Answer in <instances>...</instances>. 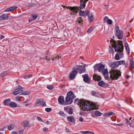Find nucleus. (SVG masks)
I'll return each mask as SVG.
<instances>
[{
    "label": "nucleus",
    "mask_w": 134,
    "mask_h": 134,
    "mask_svg": "<svg viewBox=\"0 0 134 134\" xmlns=\"http://www.w3.org/2000/svg\"><path fill=\"white\" fill-rule=\"evenodd\" d=\"M80 108L83 109V111L91 110L94 109L97 110L98 107L96 103L90 102H86L83 100H81Z\"/></svg>",
    "instance_id": "f257e3e1"
},
{
    "label": "nucleus",
    "mask_w": 134,
    "mask_h": 134,
    "mask_svg": "<svg viewBox=\"0 0 134 134\" xmlns=\"http://www.w3.org/2000/svg\"><path fill=\"white\" fill-rule=\"evenodd\" d=\"M111 40L110 41V42L111 43L112 42L113 44L112 46L114 48L115 51L119 53L120 55H122L123 54L124 47L122 44L123 42L122 41L118 40L116 42L115 40H113L111 38Z\"/></svg>",
    "instance_id": "f03ea898"
},
{
    "label": "nucleus",
    "mask_w": 134,
    "mask_h": 134,
    "mask_svg": "<svg viewBox=\"0 0 134 134\" xmlns=\"http://www.w3.org/2000/svg\"><path fill=\"white\" fill-rule=\"evenodd\" d=\"M110 74V78L113 80H117L121 75L120 71L116 69L111 70Z\"/></svg>",
    "instance_id": "7ed1b4c3"
},
{
    "label": "nucleus",
    "mask_w": 134,
    "mask_h": 134,
    "mask_svg": "<svg viewBox=\"0 0 134 134\" xmlns=\"http://www.w3.org/2000/svg\"><path fill=\"white\" fill-rule=\"evenodd\" d=\"M115 30L116 31L115 35L120 40H122L124 37V33L122 31H120L118 26H116L115 27Z\"/></svg>",
    "instance_id": "20e7f679"
},
{
    "label": "nucleus",
    "mask_w": 134,
    "mask_h": 134,
    "mask_svg": "<svg viewBox=\"0 0 134 134\" xmlns=\"http://www.w3.org/2000/svg\"><path fill=\"white\" fill-rule=\"evenodd\" d=\"M105 68V66L100 64H98L95 65L93 67L94 69V71H98L99 72H102V70Z\"/></svg>",
    "instance_id": "39448f33"
},
{
    "label": "nucleus",
    "mask_w": 134,
    "mask_h": 134,
    "mask_svg": "<svg viewBox=\"0 0 134 134\" xmlns=\"http://www.w3.org/2000/svg\"><path fill=\"white\" fill-rule=\"evenodd\" d=\"M76 68L77 70H78V72L80 74L83 73L85 70V67L82 65H80L76 66Z\"/></svg>",
    "instance_id": "423d86ee"
},
{
    "label": "nucleus",
    "mask_w": 134,
    "mask_h": 134,
    "mask_svg": "<svg viewBox=\"0 0 134 134\" xmlns=\"http://www.w3.org/2000/svg\"><path fill=\"white\" fill-rule=\"evenodd\" d=\"M73 70L72 71L69 75L70 78L72 79L74 78L78 72L77 69L75 67L73 68Z\"/></svg>",
    "instance_id": "0eeeda50"
},
{
    "label": "nucleus",
    "mask_w": 134,
    "mask_h": 134,
    "mask_svg": "<svg viewBox=\"0 0 134 134\" xmlns=\"http://www.w3.org/2000/svg\"><path fill=\"white\" fill-rule=\"evenodd\" d=\"M62 7H63V8H66L68 9H70L71 11H74L73 12L74 13H77L78 12V10H79V8L77 7H68L67 6H63V5H62Z\"/></svg>",
    "instance_id": "6e6552de"
},
{
    "label": "nucleus",
    "mask_w": 134,
    "mask_h": 134,
    "mask_svg": "<svg viewBox=\"0 0 134 134\" xmlns=\"http://www.w3.org/2000/svg\"><path fill=\"white\" fill-rule=\"evenodd\" d=\"M36 104L39 105L42 107H44L46 106V103L42 99H37L36 101Z\"/></svg>",
    "instance_id": "1a4fd4ad"
},
{
    "label": "nucleus",
    "mask_w": 134,
    "mask_h": 134,
    "mask_svg": "<svg viewBox=\"0 0 134 134\" xmlns=\"http://www.w3.org/2000/svg\"><path fill=\"white\" fill-rule=\"evenodd\" d=\"M82 77H83V80L84 81L85 83H90L91 82V81L89 79L88 75L87 74H85L82 75Z\"/></svg>",
    "instance_id": "9d476101"
},
{
    "label": "nucleus",
    "mask_w": 134,
    "mask_h": 134,
    "mask_svg": "<svg viewBox=\"0 0 134 134\" xmlns=\"http://www.w3.org/2000/svg\"><path fill=\"white\" fill-rule=\"evenodd\" d=\"M64 97L63 96H60L58 98V102L59 104H62L64 103Z\"/></svg>",
    "instance_id": "9b49d317"
},
{
    "label": "nucleus",
    "mask_w": 134,
    "mask_h": 134,
    "mask_svg": "<svg viewBox=\"0 0 134 134\" xmlns=\"http://www.w3.org/2000/svg\"><path fill=\"white\" fill-rule=\"evenodd\" d=\"M22 126L25 127H29L31 126V125L27 121H24L22 123Z\"/></svg>",
    "instance_id": "f8f14e48"
},
{
    "label": "nucleus",
    "mask_w": 134,
    "mask_h": 134,
    "mask_svg": "<svg viewBox=\"0 0 134 134\" xmlns=\"http://www.w3.org/2000/svg\"><path fill=\"white\" fill-rule=\"evenodd\" d=\"M134 61L133 58L131 59L130 60V66L129 68L131 71H132V69L134 67Z\"/></svg>",
    "instance_id": "ddd939ff"
},
{
    "label": "nucleus",
    "mask_w": 134,
    "mask_h": 134,
    "mask_svg": "<svg viewBox=\"0 0 134 134\" xmlns=\"http://www.w3.org/2000/svg\"><path fill=\"white\" fill-rule=\"evenodd\" d=\"M93 78L95 81H99L101 79V77L97 74H94V75L93 76Z\"/></svg>",
    "instance_id": "4468645a"
},
{
    "label": "nucleus",
    "mask_w": 134,
    "mask_h": 134,
    "mask_svg": "<svg viewBox=\"0 0 134 134\" xmlns=\"http://www.w3.org/2000/svg\"><path fill=\"white\" fill-rule=\"evenodd\" d=\"M86 2L83 0H80V9H83L85 6Z\"/></svg>",
    "instance_id": "2eb2a0df"
},
{
    "label": "nucleus",
    "mask_w": 134,
    "mask_h": 134,
    "mask_svg": "<svg viewBox=\"0 0 134 134\" xmlns=\"http://www.w3.org/2000/svg\"><path fill=\"white\" fill-rule=\"evenodd\" d=\"M118 61L114 62L111 65V66L113 68H115L119 66Z\"/></svg>",
    "instance_id": "dca6fc26"
},
{
    "label": "nucleus",
    "mask_w": 134,
    "mask_h": 134,
    "mask_svg": "<svg viewBox=\"0 0 134 134\" xmlns=\"http://www.w3.org/2000/svg\"><path fill=\"white\" fill-rule=\"evenodd\" d=\"M98 84L99 86L101 87H104L106 86L105 83L103 81L99 82Z\"/></svg>",
    "instance_id": "f3484780"
},
{
    "label": "nucleus",
    "mask_w": 134,
    "mask_h": 134,
    "mask_svg": "<svg viewBox=\"0 0 134 134\" xmlns=\"http://www.w3.org/2000/svg\"><path fill=\"white\" fill-rule=\"evenodd\" d=\"M17 8V7L16 6H13L12 7L9 8L4 10L5 12H9Z\"/></svg>",
    "instance_id": "a211bd4d"
},
{
    "label": "nucleus",
    "mask_w": 134,
    "mask_h": 134,
    "mask_svg": "<svg viewBox=\"0 0 134 134\" xmlns=\"http://www.w3.org/2000/svg\"><path fill=\"white\" fill-rule=\"evenodd\" d=\"M114 114V113L112 112H110L107 113H105L104 114L103 116H105L107 117H110L111 115H113Z\"/></svg>",
    "instance_id": "6ab92c4d"
},
{
    "label": "nucleus",
    "mask_w": 134,
    "mask_h": 134,
    "mask_svg": "<svg viewBox=\"0 0 134 134\" xmlns=\"http://www.w3.org/2000/svg\"><path fill=\"white\" fill-rule=\"evenodd\" d=\"M8 18V16L7 14L2 15L0 17V20H2Z\"/></svg>",
    "instance_id": "aec40b11"
},
{
    "label": "nucleus",
    "mask_w": 134,
    "mask_h": 134,
    "mask_svg": "<svg viewBox=\"0 0 134 134\" xmlns=\"http://www.w3.org/2000/svg\"><path fill=\"white\" fill-rule=\"evenodd\" d=\"M10 99H8L4 100L3 102L4 105H9V104L10 103Z\"/></svg>",
    "instance_id": "412c9836"
},
{
    "label": "nucleus",
    "mask_w": 134,
    "mask_h": 134,
    "mask_svg": "<svg viewBox=\"0 0 134 134\" xmlns=\"http://www.w3.org/2000/svg\"><path fill=\"white\" fill-rule=\"evenodd\" d=\"M83 99H82L80 100L78 98H77L74 100V103L75 104H77L78 105H80V107L81 106V103H80V101L81 100H83Z\"/></svg>",
    "instance_id": "4be33fe9"
},
{
    "label": "nucleus",
    "mask_w": 134,
    "mask_h": 134,
    "mask_svg": "<svg viewBox=\"0 0 134 134\" xmlns=\"http://www.w3.org/2000/svg\"><path fill=\"white\" fill-rule=\"evenodd\" d=\"M9 106L13 108H16L17 107V105L15 102H11L9 103Z\"/></svg>",
    "instance_id": "5701e85b"
},
{
    "label": "nucleus",
    "mask_w": 134,
    "mask_h": 134,
    "mask_svg": "<svg viewBox=\"0 0 134 134\" xmlns=\"http://www.w3.org/2000/svg\"><path fill=\"white\" fill-rule=\"evenodd\" d=\"M23 91V90L22 89H20L18 91H15L13 92V94L16 95L17 94L22 92Z\"/></svg>",
    "instance_id": "b1692460"
},
{
    "label": "nucleus",
    "mask_w": 134,
    "mask_h": 134,
    "mask_svg": "<svg viewBox=\"0 0 134 134\" xmlns=\"http://www.w3.org/2000/svg\"><path fill=\"white\" fill-rule=\"evenodd\" d=\"M125 46L126 48L127 52L129 55L130 54V48L128 46V44L127 43H125Z\"/></svg>",
    "instance_id": "393cba45"
},
{
    "label": "nucleus",
    "mask_w": 134,
    "mask_h": 134,
    "mask_svg": "<svg viewBox=\"0 0 134 134\" xmlns=\"http://www.w3.org/2000/svg\"><path fill=\"white\" fill-rule=\"evenodd\" d=\"M88 17L89 20L90 22H92L94 19L93 15L92 14H91L89 15L88 16Z\"/></svg>",
    "instance_id": "a878e982"
},
{
    "label": "nucleus",
    "mask_w": 134,
    "mask_h": 134,
    "mask_svg": "<svg viewBox=\"0 0 134 134\" xmlns=\"http://www.w3.org/2000/svg\"><path fill=\"white\" fill-rule=\"evenodd\" d=\"M118 64L119 65V66L120 65H121L124 64L125 65L126 67V65L125 63V61L124 60H121L120 61H118Z\"/></svg>",
    "instance_id": "bb28decb"
},
{
    "label": "nucleus",
    "mask_w": 134,
    "mask_h": 134,
    "mask_svg": "<svg viewBox=\"0 0 134 134\" xmlns=\"http://www.w3.org/2000/svg\"><path fill=\"white\" fill-rule=\"evenodd\" d=\"M36 4H33L31 3H29L27 4L26 5L29 7H33L36 5Z\"/></svg>",
    "instance_id": "cd10ccee"
},
{
    "label": "nucleus",
    "mask_w": 134,
    "mask_h": 134,
    "mask_svg": "<svg viewBox=\"0 0 134 134\" xmlns=\"http://www.w3.org/2000/svg\"><path fill=\"white\" fill-rule=\"evenodd\" d=\"M67 119L70 122H72L73 120H74V119H72L71 116H69L67 117Z\"/></svg>",
    "instance_id": "c85d7f7f"
},
{
    "label": "nucleus",
    "mask_w": 134,
    "mask_h": 134,
    "mask_svg": "<svg viewBox=\"0 0 134 134\" xmlns=\"http://www.w3.org/2000/svg\"><path fill=\"white\" fill-rule=\"evenodd\" d=\"M109 52L113 54H114V51L113 49L110 46H109Z\"/></svg>",
    "instance_id": "c756f323"
},
{
    "label": "nucleus",
    "mask_w": 134,
    "mask_h": 134,
    "mask_svg": "<svg viewBox=\"0 0 134 134\" xmlns=\"http://www.w3.org/2000/svg\"><path fill=\"white\" fill-rule=\"evenodd\" d=\"M14 125L13 124H11L8 127V129L9 130H11L14 128Z\"/></svg>",
    "instance_id": "7c9ffc66"
},
{
    "label": "nucleus",
    "mask_w": 134,
    "mask_h": 134,
    "mask_svg": "<svg viewBox=\"0 0 134 134\" xmlns=\"http://www.w3.org/2000/svg\"><path fill=\"white\" fill-rule=\"evenodd\" d=\"M79 14L81 16H83L85 15V13L84 11H82L80 10Z\"/></svg>",
    "instance_id": "2f4dec72"
},
{
    "label": "nucleus",
    "mask_w": 134,
    "mask_h": 134,
    "mask_svg": "<svg viewBox=\"0 0 134 134\" xmlns=\"http://www.w3.org/2000/svg\"><path fill=\"white\" fill-rule=\"evenodd\" d=\"M102 74L103 75H105L108 73V70L106 69H103L102 70Z\"/></svg>",
    "instance_id": "473e14b6"
},
{
    "label": "nucleus",
    "mask_w": 134,
    "mask_h": 134,
    "mask_svg": "<svg viewBox=\"0 0 134 134\" xmlns=\"http://www.w3.org/2000/svg\"><path fill=\"white\" fill-rule=\"evenodd\" d=\"M73 93L72 91H70L68 92L67 94V96H68L70 97L71 96L72 94H73Z\"/></svg>",
    "instance_id": "72a5a7b5"
},
{
    "label": "nucleus",
    "mask_w": 134,
    "mask_h": 134,
    "mask_svg": "<svg viewBox=\"0 0 134 134\" xmlns=\"http://www.w3.org/2000/svg\"><path fill=\"white\" fill-rule=\"evenodd\" d=\"M80 133H81L82 134H86L87 133H92L93 134H94V133H93L92 132L88 131H80Z\"/></svg>",
    "instance_id": "f704fd0d"
},
{
    "label": "nucleus",
    "mask_w": 134,
    "mask_h": 134,
    "mask_svg": "<svg viewBox=\"0 0 134 134\" xmlns=\"http://www.w3.org/2000/svg\"><path fill=\"white\" fill-rule=\"evenodd\" d=\"M91 94L92 95L94 96H97L98 94L94 91H92L91 92Z\"/></svg>",
    "instance_id": "c9c22d12"
},
{
    "label": "nucleus",
    "mask_w": 134,
    "mask_h": 134,
    "mask_svg": "<svg viewBox=\"0 0 134 134\" xmlns=\"http://www.w3.org/2000/svg\"><path fill=\"white\" fill-rule=\"evenodd\" d=\"M93 30V27H92L90 28L88 30L87 32L88 34H90L92 32Z\"/></svg>",
    "instance_id": "e433bc0d"
},
{
    "label": "nucleus",
    "mask_w": 134,
    "mask_h": 134,
    "mask_svg": "<svg viewBox=\"0 0 134 134\" xmlns=\"http://www.w3.org/2000/svg\"><path fill=\"white\" fill-rule=\"evenodd\" d=\"M95 114L97 116H100L102 113L99 111H96L95 112Z\"/></svg>",
    "instance_id": "4c0bfd02"
},
{
    "label": "nucleus",
    "mask_w": 134,
    "mask_h": 134,
    "mask_svg": "<svg viewBox=\"0 0 134 134\" xmlns=\"http://www.w3.org/2000/svg\"><path fill=\"white\" fill-rule=\"evenodd\" d=\"M61 57V56H60L59 55H57V56H55L53 57V59H52V60H53L54 59H59V58H60Z\"/></svg>",
    "instance_id": "58836bf2"
},
{
    "label": "nucleus",
    "mask_w": 134,
    "mask_h": 134,
    "mask_svg": "<svg viewBox=\"0 0 134 134\" xmlns=\"http://www.w3.org/2000/svg\"><path fill=\"white\" fill-rule=\"evenodd\" d=\"M71 99V98L70 97L67 96L65 99V101L67 102H69Z\"/></svg>",
    "instance_id": "ea45409f"
},
{
    "label": "nucleus",
    "mask_w": 134,
    "mask_h": 134,
    "mask_svg": "<svg viewBox=\"0 0 134 134\" xmlns=\"http://www.w3.org/2000/svg\"><path fill=\"white\" fill-rule=\"evenodd\" d=\"M23 87L20 85H19L18 86H16L15 88V90H19V89H22Z\"/></svg>",
    "instance_id": "a19ab883"
},
{
    "label": "nucleus",
    "mask_w": 134,
    "mask_h": 134,
    "mask_svg": "<svg viewBox=\"0 0 134 134\" xmlns=\"http://www.w3.org/2000/svg\"><path fill=\"white\" fill-rule=\"evenodd\" d=\"M52 108H46L45 109V111L47 112H49L52 110Z\"/></svg>",
    "instance_id": "79ce46f5"
},
{
    "label": "nucleus",
    "mask_w": 134,
    "mask_h": 134,
    "mask_svg": "<svg viewBox=\"0 0 134 134\" xmlns=\"http://www.w3.org/2000/svg\"><path fill=\"white\" fill-rule=\"evenodd\" d=\"M77 22H78L79 24H82V22H83V20L81 19V18H79L78 19V20H77Z\"/></svg>",
    "instance_id": "37998d69"
},
{
    "label": "nucleus",
    "mask_w": 134,
    "mask_h": 134,
    "mask_svg": "<svg viewBox=\"0 0 134 134\" xmlns=\"http://www.w3.org/2000/svg\"><path fill=\"white\" fill-rule=\"evenodd\" d=\"M75 96L74 95V93L73 94H72V96H71V103H72V102H73V100H72L73 99H74L75 98Z\"/></svg>",
    "instance_id": "c03bdc74"
},
{
    "label": "nucleus",
    "mask_w": 134,
    "mask_h": 134,
    "mask_svg": "<svg viewBox=\"0 0 134 134\" xmlns=\"http://www.w3.org/2000/svg\"><path fill=\"white\" fill-rule=\"evenodd\" d=\"M112 20L110 19H109L108 20H107V23L109 25L111 24H112Z\"/></svg>",
    "instance_id": "a18cd8bd"
},
{
    "label": "nucleus",
    "mask_w": 134,
    "mask_h": 134,
    "mask_svg": "<svg viewBox=\"0 0 134 134\" xmlns=\"http://www.w3.org/2000/svg\"><path fill=\"white\" fill-rule=\"evenodd\" d=\"M29 94V92H26V91H25L23 93H22L21 94V95H27Z\"/></svg>",
    "instance_id": "49530a36"
},
{
    "label": "nucleus",
    "mask_w": 134,
    "mask_h": 134,
    "mask_svg": "<svg viewBox=\"0 0 134 134\" xmlns=\"http://www.w3.org/2000/svg\"><path fill=\"white\" fill-rule=\"evenodd\" d=\"M119 55L118 53L116 54L115 58L116 60H118L119 59Z\"/></svg>",
    "instance_id": "de8ad7c7"
},
{
    "label": "nucleus",
    "mask_w": 134,
    "mask_h": 134,
    "mask_svg": "<svg viewBox=\"0 0 134 134\" xmlns=\"http://www.w3.org/2000/svg\"><path fill=\"white\" fill-rule=\"evenodd\" d=\"M47 88L49 90H52L53 89V87L52 85H49L47 86Z\"/></svg>",
    "instance_id": "09e8293b"
},
{
    "label": "nucleus",
    "mask_w": 134,
    "mask_h": 134,
    "mask_svg": "<svg viewBox=\"0 0 134 134\" xmlns=\"http://www.w3.org/2000/svg\"><path fill=\"white\" fill-rule=\"evenodd\" d=\"M32 17L34 19V20H36L38 17V15H32Z\"/></svg>",
    "instance_id": "8fccbe9b"
},
{
    "label": "nucleus",
    "mask_w": 134,
    "mask_h": 134,
    "mask_svg": "<svg viewBox=\"0 0 134 134\" xmlns=\"http://www.w3.org/2000/svg\"><path fill=\"white\" fill-rule=\"evenodd\" d=\"M43 131L44 132H47L48 131V129L47 128H44L43 130Z\"/></svg>",
    "instance_id": "3c124183"
},
{
    "label": "nucleus",
    "mask_w": 134,
    "mask_h": 134,
    "mask_svg": "<svg viewBox=\"0 0 134 134\" xmlns=\"http://www.w3.org/2000/svg\"><path fill=\"white\" fill-rule=\"evenodd\" d=\"M59 114L62 116H64L65 115V114H64V112L62 111H60Z\"/></svg>",
    "instance_id": "603ef678"
},
{
    "label": "nucleus",
    "mask_w": 134,
    "mask_h": 134,
    "mask_svg": "<svg viewBox=\"0 0 134 134\" xmlns=\"http://www.w3.org/2000/svg\"><path fill=\"white\" fill-rule=\"evenodd\" d=\"M73 113V110L71 108H70L69 110V113L70 114H71Z\"/></svg>",
    "instance_id": "864d4df0"
},
{
    "label": "nucleus",
    "mask_w": 134,
    "mask_h": 134,
    "mask_svg": "<svg viewBox=\"0 0 134 134\" xmlns=\"http://www.w3.org/2000/svg\"><path fill=\"white\" fill-rule=\"evenodd\" d=\"M85 15H89V14L90 13V12L88 10H86L85 11Z\"/></svg>",
    "instance_id": "5fc2aeb1"
},
{
    "label": "nucleus",
    "mask_w": 134,
    "mask_h": 134,
    "mask_svg": "<svg viewBox=\"0 0 134 134\" xmlns=\"http://www.w3.org/2000/svg\"><path fill=\"white\" fill-rule=\"evenodd\" d=\"M37 120L40 121H42L43 120L41 118H40V117H38V116H37Z\"/></svg>",
    "instance_id": "6e6d98bb"
},
{
    "label": "nucleus",
    "mask_w": 134,
    "mask_h": 134,
    "mask_svg": "<svg viewBox=\"0 0 134 134\" xmlns=\"http://www.w3.org/2000/svg\"><path fill=\"white\" fill-rule=\"evenodd\" d=\"M6 72H5L3 74H2L1 76V77L4 76H5V74L6 73Z\"/></svg>",
    "instance_id": "4d7b16f0"
},
{
    "label": "nucleus",
    "mask_w": 134,
    "mask_h": 134,
    "mask_svg": "<svg viewBox=\"0 0 134 134\" xmlns=\"http://www.w3.org/2000/svg\"><path fill=\"white\" fill-rule=\"evenodd\" d=\"M16 99L17 101H20V98L19 97H16Z\"/></svg>",
    "instance_id": "13d9d810"
},
{
    "label": "nucleus",
    "mask_w": 134,
    "mask_h": 134,
    "mask_svg": "<svg viewBox=\"0 0 134 134\" xmlns=\"http://www.w3.org/2000/svg\"><path fill=\"white\" fill-rule=\"evenodd\" d=\"M126 120H127L126 122V124L128 125H130L131 123L128 120H127V119H126Z\"/></svg>",
    "instance_id": "bf43d9fd"
},
{
    "label": "nucleus",
    "mask_w": 134,
    "mask_h": 134,
    "mask_svg": "<svg viewBox=\"0 0 134 134\" xmlns=\"http://www.w3.org/2000/svg\"><path fill=\"white\" fill-rule=\"evenodd\" d=\"M23 130H20L19 132V134H23Z\"/></svg>",
    "instance_id": "052dcab7"
},
{
    "label": "nucleus",
    "mask_w": 134,
    "mask_h": 134,
    "mask_svg": "<svg viewBox=\"0 0 134 134\" xmlns=\"http://www.w3.org/2000/svg\"><path fill=\"white\" fill-rule=\"evenodd\" d=\"M4 37V36L2 35H1L0 36V39L1 40H2Z\"/></svg>",
    "instance_id": "680f3d73"
},
{
    "label": "nucleus",
    "mask_w": 134,
    "mask_h": 134,
    "mask_svg": "<svg viewBox=\"0 0 134 134\" xmlns=\"http://www.w3.org/2000/svg\"><path fill=\"white\" fill-rule=\"evenodd\" d=\"M113 124H114L115 125H118V126H119L122 125V124H115V123H114Z\"/></svg>",
    "instance_id": "e2e57ef3"
},
{
    "label": "nucleus",
    "mask_w": 134,
    "mask_h": 134,
    "mask_svg": "<svg viewBox=\"0 0 134 134\" xmlns=\"http://www.w3.org/2000/svg\"><path fill=\"white\" fill-rule=\"evenodd\" d=\"M83 119L82 117H81L79 119V121L81 122H82L83 121Z\"/></svg>",
    "instance_id": "0e129e2a"
},
{
    "label": "nucleus",
    "mask_w": 134,
    "mask_h": 134,
    "mask_svg": "<svg viewBox=\"0 0 134 134\" xmlns=\"http://www.w3.org/2000/svg\"><path fill=\"white\" fill-rule=\"evenodd\" d=\"M11 134H18V133L16 132L15 131H13L12 132Z\"/></svg>",
    "instance_id": "69168bd1"
},
{
    "label": "nucleus",
    "mask_w": 134,
    "mask_h": 134,
    "mask_svg": "<svg viewBox=\"0 0 134 134\" xmlns=\"http://www.w3.org/2000/svg\"><path fill=\"white\" fill-rule=\"evenodd\" d=\"M108 19V17L107 16H105L104 18V20H106Z\"/></svg>",
    "instance_id": "338daca9"
},
{
    "label": "nucleus",
    "mask_w": 134,
    "mask_h": 134,
    "mask_svg": "<svg viewBox=\"0 0 134 134\" xmlns=\"http://www.w3.org/2000/svg\"><path fill=\"white\" fill-rule=\"evenodd\" d=\"M28 78V76H27L25 75V76H24V79H27V78Z\"/></svg>",
    "instance_id": "774afa93"
}]
</instances>
